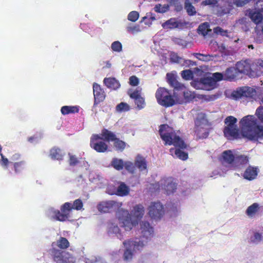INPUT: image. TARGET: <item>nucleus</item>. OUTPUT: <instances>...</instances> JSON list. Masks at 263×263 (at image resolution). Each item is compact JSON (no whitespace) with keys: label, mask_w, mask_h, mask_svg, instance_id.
Segmentation results:
<instances>
[{"label":"nucleus","mask_w":263,"mask_h":263,"mask_svg":"<svg viewBox=\"0 0 263 263\" xmlns=\"http://www.w3.org/2000/svg\"><path fill=\"white\" fill-rule=\"evenodd\" d=\"M236 68L230 67L228 68L226 71V76L230 80H232L236 77V73L237 72Z\"/></svg>","instance_id":"33"},{"label":"nucleus","mask_w":263,"mask_h":263,"mask_svg":"<svg viewBox=\"0 0 263 263\" xmlns=\"http://www.w3.org/2000/svg\"><path fill=\"white\" fill-rule=\"evenodd\" d=\"M169 9V6L167 4L162 5L161 4L156 5L154 7V10L158 13H164Z\"/></svg>","instance_id":"39"},{"label":"nucleus","mask_w":263,"mask_h":263,"mask_svg":"<svg viewBox=\"0 0 263 263\" xmlns=\"http://www.w3.org/2000/svg\"><path fill=\"white\" fill-rule=\"evenodd\" d=\"M256 115L258 119L263 123V106H259L256 110Z\"/></svg>","instance_id":"50"},{"label":"nucleus","mask_w":263,"mask_h":263,"mask_svg":"<svg viewBox=\"0 0 263 263\" xmlns=\"http://www.w3.org/2000/svg\"><path fill=\"white\" fill-rule=\"evenodd\" d=\"M64 155V153L59 148L53 147L50 152V156L53 159L61 160Z\"/></svg>","instance_id":"29"},{"label":"nucleus","mask_w":263,"mask_h":263,"mask_svg":"<svg viewBox=\"0 0 263 263\" xmlns=\"http://www.w3.org/2000/svg\"><path fill=\"white\" fill-rule=\"evenodd\" d=\"M214 32L217 34H220L222 36H229L228 32L226 30H223L219 27H217L214 28Z\"/></svg>","instance_id":"48"},{"label":"nucleus","mask_w":263,"mask_h":263,"mask_svg":"<svg viewBox=\"0 0 263 263\" xmlns=\"http://www.w3.org/2000/svg\"><path fill=\"white\" fill-rule=\"evenodd\" d=\"M122 205L121 202L108 200L101 202L97 208L100 212L104 213L117 210L116 216L121 227L125 231H129L137 223V221L132 220L128 211L121 208Z\"/></svg>","instance_id":"3"},{"label":"nucleus","mask_w":263,"mask_h":263,"mask_svg":"<svg viewBox=\"0 0 263 263\" xmlns=\"http://www.w3.org/2000/svg\"><path fill=\"white\" fill-rule=\"evenodd\" d=\"M263 240V233L258 231L252 232L249 238V242L254 245H258Z\"/></svg>","instance_id":"23"},{"label":"nucleus","mask_w":263,"mask_h":263,"mask_svg":"<svg viewBox=\"0 0 263 263\" xmlns=\"http://www.w3.org/2000/svg\"><path fill=\"white\" fill-rule=\"evenodd\" d=\"M256 6L259 10L263 11V0H258L256 2Z\"/></svg>","instance_id":"63"},{"label":"nucleus","mask_w":263,"mask_h":263,"mask_svg":"<svg viewBox=\"0 0 263 263\" xmlns=\"http://www.w3.org/2000/svg\"><path fill=\"white\" fill-rule=\"evenodd\" d=\"M128 192V187L124 183H121L117 189V195L121 196H123L127 195Z\"/></svg>","instance_id":"32"},{"label":"nucleus","mask_w":263,"mask_h":263,"mask_svg":"<svg viewBox=\"0 0 263 263\" xmlns=\"http://www.w3.org/2000/svg\"><path fill=\"white\" fill-rule=\"evenodd\" d=\"M111 48L114 51L119 52L122 51V46L120 42L115 41L111 44Z\"/></svg>","instance_id":"45"},{"label":"nucleus","mask_w":263,"mask_h":263,"mask_svg":"<svg viewBox=\"0 0 263 263\" xmlns=\"http://www.w3.org/2000/svg\"><path fill=\"white\" fill-rule=\"evenodd\" d=\"M93 91L95 100L99 102L102 101L105 98L104 91L101 88L100 86L97 83L93 85Z\"/></svg>","instance_id":"21"},{"label":"nucleus","mask_w":263,"mask_h":263,"mask_svg":"<svg viewBox=\"0 0 263 263\" xmlns=\"http://www.w3.org/2000/svg\"><path fill=\"white\" fill-rule=\"evenodd\" d=\"M132 213L133 217L137 218V219H135L131 218L132 220H136L138 222V220L141 219L144 215V207L141 204L137 205L134 208ZM130 216L131 215H130ZM130 217H132V216H130Z\"/></svg>","instance_id":"22"},{"label":"nucleus","mask_w":263,"mask_h":263,"mask_svg":"<svg viewBox=\"0 0 263 263\" xmlns=\"http://www.w3.org/2000/svg\"><path fill=\"white\" fill-rule=\"evenodd\" d=\"M184 97L187 101H192L195 97V93L190 90H185L183 92Z\"/></svg>","instance_id":"47"},{"label":"nucleus","mask_w":263,"mask_h":263,"mask_svg":"<svg viewBox=\"0 0 263 263\" xmlns=\"http://www.w3.org/2000/svg\"><path fill=\"white\" fill-rule=\"evenodd\" d=\"M167 81L170 85L175 88L180 86V83L177 81V75L174 73H168L166 74Z\"/></svg>","instance_id":"30"},{"label":"nucleus","mask_w":263,"mask_h":263,"mask_svg":"<svg viewBox=\"0 0 263 263\" xmlns=\"http://www.w3.org/2000/svg\"><path fill=\"white\" fill-rule=\"evenodd\" d=\"M108 233L110 234H115L118 238L120 240L124 238V235L123 233H121L119 227L114 223H111L108 227Z\"/></svg>","instance_id":"25"},{"label":"nucleus","mask_w":263,"mask_h":263,"mask_svg":"<svg viewBox=\"0 0 263 263\" xmlns=\"http://www.w3.org/2000/svg\"><path fill=\"white\" fill-rule=\"evenodd\" d=\"M130 109V107L128 104L121 102L117 105L116 109L117 112H121L128 111Z\"/></svg>","instance_id":"38"},{"label":"nucleus","mask_w":263,"mask_h":263,"mask_svg":"<svg viewBox=\"0 0 263 263\" xmlns=\"http://www.w3.org/2000/svg\"><path fill=\"white\" fill-rule=\"evenodd\" d=\"M126 30L129 33L135 34L141 31L140 26L138 25L130 24L126 27Z\"/></svg>","instance_id":"40"},{"label":"nucleus","mask_w":263,"mask_h":263,"mask_svg":"<svg viewBox=\"0 0 263 263\" xmlns=\"http://www.w3.org/2000/svg\"><path fill=\"white\" fill-rule=\"evenodd\" d=\"M179 211V208L177 206H175L173 207L171 210H170V212L172 215L175 216L177 213Z\"/></svg>","instance_id":"64"},{"label":"nucleus","mask_w":263,"mask_h":263,"mask_svg":"<svg viewBox=\"0 0 263 263\" xmlns=\"http://www.w3.org/2000/svg\"><path fill=\"white\" fill-rule=\"evenodd\" d=\"M248 15L251 20L256 24L261 23L263 19V16L260 12L254 11H250Z\"/></svg>","instance_id":"26"},{"label":"nucleus","mask_w":263,"mask_h":263,"mask_svg":"<svg viewBox=\"0 0 263 263\" xmlns=\"http://www.w3.org/2000/svg\"><path fill=\"white\" fill-rule=\"evenodd\" d=\"M226 127H237L236 123L237 119L233 116H229L226 118L224 121Z\"/></svg>","instance_id":"37"},{"label":"nucleus","mask_w":263,"mask_h":263,"mask_svg":"<svg viewBox=\"0 0 263 263\" xmlns=\"http://www.w3.org/2000/svg\"><path fill=\"white\" fill-rule=\"evenodd\" d=\"M129 84L132 86H137L139 84V79L134 76L130 77Z\"/></svg>","instance_id":"57"},{"label":"nucleus","mask_w":263,"mask_h":263,"mask_svg":"<svg viewBox=\"0 0 263 263\" xmlns=\"http://www.w3.org/2000/svg\"><path fill=\"white\" fill-rule=\"evenodd\" d=\"M102 135L104 137L105 140L109 141H114V146L117 150L123 151L126 146L124 142L116 138L115 135L107 129H104L102 132Z\"/></svg>","instance_id":"13"},{"label":"nucleus","mask_w":263,"mask_h":263,"mask_svg":"<svg viewBox=\"0 0 263 263\" xmlns=\"http://www.w3.org/2000/svg\"><path fill=\"white\" fill-rule=\"evenodd\" d=\"M248 162L249 158L247 156L237 154L235 157V161L232 164V168L240 169L243 167L244 165L248 164Z\"/></svg>","instance_id":"18"},{"label":"nucleus","mask_w":263,"mask_h":263,"mask_svg":"<svg viewBox=\"0 0 263 263\" xmlns=\"http://www.w3.org/2000/svg\"><path fill=\"white\" fill-rule=\"evenodd\" d=\"M141 89L139 87L137 88L134 91L129 90L128 92V95L131 98L135 99L136 98L141 97Z\"/></svg>","instance_id":"42"},{"label":"nucleus","mask_w":263,"mask_h":263,"mask_svg":"<svg viewBox=\"0 0 263 263\" xmlns=\"http://www.w3.org/2000/svg\"><path fill=\"white\" fill-rule=\"evenodd\" d=\"M219 0H205L202 1L201 4L203 6L209 5L214 7L216 4H217Z\"/></svg>","instance_id":"52"},{"label":"nucleus","mask_w":263,"mask_h":263,"mask_svg":"<svg viewBox=\"0 0 263 263\" xmlns=\"http://www.w3.org/2000/svg\"><path fill=\"white\" fill-rule=\"evenodd\" d=\"M135 100V103L137 105V108L138 109H142L144 108L145 106V103L144 101V99L143 97H140L139 98H136Z\"/></svg>","instance_id":"43"},{"label":"nucleus","mask_w":263,"mask_h":263,"mask_svg":"<svg viewBox=\"0 0 263 263\" xmlns=\"http://www.w3.org/2000/svg\"><path fill=\"white\" fill-rule=\"evenodd\" d=\"M181 76L184 79L186 80H189L192 79L193 77V73L192 71L190 69L185 70L182 71Z\"/></svg>","instance_id":"46"},{"label":"nucleus","mask_w":263,"mask_h":263,"mask_svg":"<svg viewBox=\"0 0 263 263\" xmlns=\"http://www.w3.org/2000/svg\"><path fill=\"white\" fill-rule=\"evenodd\" d=\"M147 19H149L151 20L152 21H153L156 20V18L154 14L151 13H147L146 16L142 18L141 23H142V22H144Z\"/></svg>","instance_id":"55"},{"label":"nucleus","mask_w":263,"mask_h":263,"mask_svg":"<svg viewBox=\"0 0 263 263\" xmlns=\"http://www.w3.org/2000/svg\"><path fill=\"white\" fill-rule=\"evenodd\" d=\"M124 166H125V168L129 172L133 173L135 171V166L134 164L131 162H126Z\"/></svg>","instance_id":"51"},{"label":"nucleus","mask_w":263,"mask_h":263,"mask_svg":"<svg viewBox=\"0 0 263 263\" xmlns=\"http://www.w3.org/2000/svg\"><path fill=\"white\" fill-rule=\"evenodd\" d=\"M241 134L237 127H225L224 135L228 139H234L242 137L252 141L263 139V126L256 124V119L253 116H245L240 121Z\"/></svg>","instance_id":"1"},{"label":"nucleus","mask_w":263,"mask_h":263,"mask_svg":"<svg viewBox=\"0 0 263 263\" xmlns=\"http://www.w3.org/2000/svg\"><path fill=\"white\" fill-rule=\"evenodd\" d=\"M209 24L207 22L201 24L198 29L199 34L205 36L206 35H210L212 32V30L210 29Z\"/></svg>","instance_id":"28"},{"label":"nucleus","mask_w":263,"mask_h":263,"mask_svg":"<svg viewBox=\"0 0 263 263\" xmlns=\"http://www.w3.org/2000/svg\"><path fill=\"white\" fill-rule=\"evenodd\" d=\"M181 60L182 59L179 57L178 55L175 53H173L171 55V60L173 62L181 63Z\"/></svg>","instance_id":"53"},{"label":"nucleus","mask_w":263,"mask_h":263,"mask_svg":"<svg viewBox=\"0 0 263 263\" xmlns=\"http://www.w3.org/2000/svg\"><path fill=\"white\" fill-rule=\"evenodd\" d=\"M139 17V13L136 11H133L129 13L127 19L131 22H135Z\"/></svg>","instance_id":"44"},{"label":"nucleus","mask_w":263,"mask_h":263,"mask_svg":"<svg viewBox=\"0 0 263 263\" xmlns=\"http://www.w3.org/2000/svg\"><path fill=\"white\" fill-rule=\"evenodd\" d=\"M0 155H1V160L0 161V164L2 166L7 168V166H8V164L9 163V160H8V159L7 158H5V157L4 156V155L2 153H1Z\"/></svg>","instance_id":"54"},{"label":"nucleus","mask_w":263,"mask_h":263,"mask_svg":"<svg viewBox=\"0 0 263 263\" xmlns=\"http://www.w3.org/2000/svg\"><path fill=\"white\" fill-rule=\"evenodd\" d=\"M148 209L149 215L154 219H160L164 214V207L160 202H152Z\"/></svg>","instance_id":"12"},{"label":"nucleus","mask_w":263,"mask_h":263,"mask_svg":"<svg viewBox=\"0 0 263 263\" xmlns=\"http://www.w3.org/2000/svg\"><path fill=\"white\" fill-rule=\"evenodd\" d=\"M86 263H106V262L99 257V258H95L91 259H87Z\"/></svg>","instance_id":"56"},{"label":"nucleus","mask_w":263,"mask_h":263,"mask_svg":"<svg viewBox=\"0 0 263 263\" xmlns=\"http://www.w3.org/2000/svg\"><path fill=\"white\" fill-rule=\"evenodd\" d=\"M159 133L161 138L165 142V144L173 145L175 146V148L170 149V153L174 157L182 160L187 159V154L181 150L186 147V144L176 135L171 127L167 125H162L160 127Z\"/></svg>","instance_id":"4"},{"label":"nucleus","mask_w":263,"mask_h":263,"mask_svg":"<svg viewBox=\"0 0 263 263\" xmlns=\"http://www.w3.org/2000/svg\"><path fill=\"white\" fill-rule=\"evenodd\" d=\"M258 172L259 170L257 167L249 166L245 171L243 177L247 180H253L256 178Z\"/></svg>","instance_id":"19"},{"label":"nucleus","mask_w":263,"mask_h":263,"mask_svg":"<svg viewBox=\"0 0 263 263\" xmlns=\"http://www.w3.org/2000/svg\"><path fill=\"white\" fill-rule=\"evenodd\" d=\"M250 0H234V3L238 7H241L247 4Z\"/></svg>","instance_id":"59"},{"label":"nucleus","mask_w":263,"mask_h":263,"mask_svg":"<svg viewBox=\"0 0 263 263\" xmlns=\"http://www.w3.org/2000/svg\"><path fill=\"white\" fill-rule=\"evenodd\" d=\"M255 66L256 68H257L259 71V67L263 68V60L258 59L255 61Z\"/></svg>","instance_id":"62"},{"label":"nucleus","mask_w":263,"mask_h":263,"mask_svg":"<svg viewBox=\"0 0 263 263\" xmlns=\"http://www.w3.org/2000/svg\"><path fill=\"white\" fill-rule=\"evenodd\" d=\"M158 103L162 106L168 107L175 104V100L170 93L164 88H159L156 92Z\"/></svg>","instance_id":"8"},{"label":"nucleus","mask_w":263,"mask_h":263,"mask_svg":"<svg viewBox=\"0 0 263 263\" xmlns=\"http://www.w3.org/2000/svg\"><path fill=\"white\" fill-rule=\"evenodd\" d=\"M156 185L157 189L164 190L167 194L174 193L177 189V184L172 178L163 179Z\"/></svg>","instance_id":"11"},{"label":"nucleus","mask_w":263,"mask_h":263,"mask_svg":"<svg viewBox=\"0 0 263 263\" xmlns=\"http://www.w3.org/2000/svg\"><path fill=\"white\" fill-rule=\"evenodd\" d=\"M212 78L214 79V80L216 81V83L217 81H220L223 78V76L221 73L216 72L213 73Z\"/></svg>","instance_id":"61"},{"label":"nucleus","mask_w":263,"mask_h":263,"mask_svg":"<svg viewBox=\"0 0 263 263\" xmlns=\"http://www.w3.org/2000/svg\"><path fill=\"white\" fill-rule=\"evenodd\" d=\"M195 132L197 136L200 138H205L208 136L205 127L207 125V121L203 115H201V119L197 118L195 121Z\"/></svg>","instance_id":"14"},{"label":"nucleus","mask_w":263,"mask_h":263,"mask_svg":"<svg viewBox=\"0 0 263 263\" xmlns=\"http://www.w3.org/2000/svg\"><path fill=\"white\" fill-rule=\"evenodd\" d=\"M51 255L56 263H74L76 261L75 258L68 252L55 248H52Z\"/></svg>","instance_id":"7"},{"label":"nucleus","mask_w":263,"mask_h":263,"mask_svg":"<svg viewBox=\"0 0 263 263\" xmlns=\"http://www.w3.org/2000/svg\"><path fill=\"white\" fill-rule=\"evenodd\" d=\"M238 72L248 75L250 77H256L261 73L255 66V62L251 65L248 61H241L236 64Z\"/></svg>","instance_id":"6"},{"label":"nucleus","mask_w":263,"mask_h":263,"mask_svg":"<svg viewBox=\"0 0 263 263\" xmlns=\"http://www.w3.org/2000/svg\"><path fill=\"white\" fill-rule=\"evenodd\" d=\"M260 210V206L258 203H254L249 206L246 210V214L249 218H252L258 214Z\"/></svg>","instance_id":"20"},{"label":"nucleus","mask_w":263,"mask_h":263,"mask_svg":"<svg viewBox=\"0 0 263 263\" xmlns=\"http://www.w3.org/2000/svg\"><path fill=\"white\" fill-rule=\"evenodd\" d=\"M216 81L212 77L201 78L199 81L196 82V89L210 90L216 87Z\"/></svg>","instance_id":"15"},{"label":"nucleus","mask_w":263,"mask_h":263,"mask_svg":"<svg viewBox=\"0 0 263 263\" xmlns=\"http://www.w3.org/2000/svg\"><path fill=\"white\" fill-rule=\"evenodd\" d=\"M98 135H93L92 136L90 140V146L95 151L99 153L105 152L108 148L107 145L103 141H102L104 137Z\"/></svg>","instance_id":"10"},{"label":"nucleus","mask_w":263,"mask_h":263,"mask_svg":"<svg viewBox=\"0 0 263 263\" xmlns=\"http://www.w3.org/2000/svg\"><path fill=\"white\" fill-rule=\"evenodd\" d=\"M76 106H64L61 108V111L63 115H67L70 113H74L78 111Z\"/></svg>","instance_id":"35"},{"label":"nucleus","mask_w":263,"mask_h":263,"mask_svg":"<svg viewBox=\"0 0 263 263\" xmlns=\"http://www.w3.org/2000/svg\"><path fill=\"white\" fill-rule=\"evenodd\" d=\"M104 83L107 87L112 89H116L120 86L119 82L115 78H112L104 79Z\"/></svg>","instance_id":"27"},{"label":"nucleus","mask_w":263,"mask_h":263,"mask_svg":"<svg viewBox=\"0 0 263 263\" xmlns=\"http://www.w3.org/2000/svg\"><path fill=\"white\" fill-rule=\"evenodd\" d=\"M111 166L117 170H121L123 168L124 163L122 159L114 158L111 163Z\"/></svg>","instance_id":"34"},{"label":"nucleus","mask_w":263,"mask_h":263,"mask_svg":"<svg viewBox=\"0 0 263 263\" xmlns=\"http://www.w3.org/2000/svg\"><path fill=\"white\" fill-rule=\"evenodd\" d=\"M135 165L140 171H143L146 168V161L143 157L140 156H138L136 157L135 162Z\"/></svg>","instance_id":"31"},{"label":"nucleus","mask_w":263,"mask_h":263,"mask_svg":"<svg viewBox=\"0 0 263 263\" xmlns=\"http://www.w3.org/2000/svg\"><path fill=\"white\" fill-rule=\"evenodd\" d=\"M138 233L141 234L140 238L137 237L125 240L123 244V260L126 263L132 262L135 255L141 252L153 237L154 230L149 223L143 221L140 223Z\"/></svg>","instance_id":"2"},{"label":"nucleus","mask_w":263,"mask_h":263,"mask_svg":"<svg viewBox=\"0 0 263 263\" xmlns=\"http://www.w3.org/2000/svg\"><path fill=\"white\" fill-rule=\"evenodd\" d=\"M231 8H221L220 10L218 11V15L221 16L223 15L224 14L229 13L231 11Z\"/></svg>","instance_id":"60"},{"label":"nucleus","mask_w":263,"mask_h":263,"mask_svg":"<svg viewBox=\"0 0 263 263\" xmlns=\"http://www.w3.org/2000/svg\"><path fill=\"white\" fill-rule=\"evenodd\" d=\"M236 155L237 154L233 151H225L221 154L220 161L223 164H229L230 168H232V164L235 161Z\"/></svg>","instance_id":"17"},{"label":"nucleus","mask_w":263,"mask_h":263,"mask_svg":"<svg viewBox=\"0 0 263 263\" xmlns=\"http://www.w3.org/2000/svg\"><path fill=\"white\" fill-rule=\"evenodd\" d=\"M184 5V8L189 15H193L196 13L195 7L191 4L189 0L185 1Z\"/></svg>","instance_id":"36"},{"label":"nucleus","mask_w":263,"mask_h":263,"mask_svg":"<svg viewBox=\"0 0 263 263\" xmlns=\"http://www.w3.org/2000/svg\"><path fill=\"white\" fill-rule=\"evenodd\" d=\"M69 156V163L70 165H75L76 164L78 163V160L76 157L75 156L71 155L70 154Z\"/></svg>","instance_id":"58"},{"label":"nucleus","mask_w":263,"mask_h":263,"mask_svg":"<svg viewBox=\"0 0 263 263\" xmlns=\"http://www.w3.org/2000/svg\"><path fill=\"white\" fill-rule=\"evenodd\" d=\"M256 94L255 90L250 87H240L232 92L231 98L234 100H238L243 98H252Z\"/></svg>","instance_id":"9"},{"label":"nucleus","mask_w":263,"mask_h":263,"mask_svg":"<svg viewBox=\"0 0 263 263\" xmlns=\"http://www.w3.org/2000/svg\"><path fill=\"white\" fill-rule=\"evenodd\" d=\"M69 246V242L68 240L64 237H60L56 241L52 242V248H59L60 250H63L67 248Z\"/></svg>","instance_id":"24"},{"label":"nucleus","mask_w":263,"mask_h":263,"mask_svg":"<svg viewBox=\"0 0 263 263\" xmlns=\"http://www.w3.org/2000/svg\"><path fill=\"white\" fill-rule=\"evenodd\" d=\"M83 208L81 200H76L72 205L69 202L65 203L61 208V211L53 208H50L47 211V215L51 219L64 221L69 217V214L72 209L80 210Z\"/></svg>","instance_id":"5"},{"label":"nucleus","mask_w":263,"mask_h":263,"mask_svg":"<svg viewBox=\"0 0 263 263\" xmlns=\"http://www.w3.org/2000/svg\"><path fill=\"white\" fill-rule=\"evenodd\" d=\"M185 26V23L176 18H171L162 24V27L164 29H182Z\"/></svg>","instance_id":"16"},{"label":"nucleus","mask_w":263,"mask_h":263,"mask_svg":"<svg viewBox=\"0 0 263 263\" xmlns=\"http://www.w3.org/2000/svg\"><path fill=\"white\" fill-rule=\"evenodd\" d=\"M195 56L196 58L199 59V60L203 61H210L211 60V55L207 54H203L201 53H196L195 54Z\"/></svg>","instance_id":"49"},{"label":"nucleus","mask_w":263,"mask_h":263,"mask_svg":"<svg viewBox=\"0 0 263 263\" xmlns=\"http://www.w3.org/2000/svg\"><path fill=\"white\" fill-rule=\"evenodd\" d=\"M26 162L24 161L15 162L14 163V171L16 173H20L23 170L25 166Z\"/></svg>","instance_id":"41"}]
</instances>
